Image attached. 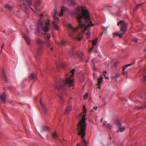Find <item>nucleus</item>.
Wrapping results in <instances>:
<instances>
[{"label": "nucleus", "mask_w": 146, "mask_h": 146, "mask_svg": "<svg viewBox=\"0 0 146 146\" xmlns=\"http://www.w3.org/2000/svg\"><path fill=\"white\" fill-rule=\"evenodd\" d=\"M60 68H63L65 66V65L64 64L60 63L58 64Z\"/></svg>", "instance_id": "nucleus-29"}, {"label": "nucleus", "mask_w": 146, "mask_h": 146, "mask_svg": "<svg viewBox=\"0 0 146 146\" xmlns=\"http://www.w3.org/2000/svg\"><path fill=\"white\" fill-rule=\"evenodd\" d=\"M104 73H107V72L106 71H105Z\"/></svg>", "instance_id": "nucleus-60"}, {"label": "nucleus", "mask_w": 146, "mask_h": 146, "mask_svg": "<svg viewBox=\"0 0 146 146\" xmlns=\"http://www.w3.org/2000/svg\"><path fill=\"white\" fill-rule=\"evenodd\" d=\"M97 39L98 38H96V39L92 41V45L93 46H94L96 44L97 42Z\"/></svg>", "instance_id": "nucleus-26"}, {"label": "nucleus", "mask_w": 146, "mask_h": 146, "mask_svg": "<svg viewBox=\"0 0 146 146\" xmlns=\"http://www.w3.org/2000/svg\"><path fill=\"white\" fill-rule=\"evenodd\" d=\"M3 77H4V79L6 80H7V79L6 78V76L5 74H3Z\"/></svg>", "instance_id": "nucleus-46"}, {"label": "nucleus", "mask_w": 146, "mask_h": 146, "mask_svg": "<svg viewBox=\"0 0 146 146\" xmlns=\"http://www.w3.org/2000/svg\"><path fill=\"white\" fill-rule=\"evenodd\" d=\"M143 3L137 5L135 8L134 9V11H136L137 9L140 6L142 5Z\"/></svg>", "instance_id": "nucleus-28"}, {"label": "nucleus", "mask_w": 146, "mask_h": 146, "mask_svg": "<svg viewBox=\"0 0 146 146\" xmlns=\"http://www.w3.org/2000/svg\"><path fill=\"white\" fill-rule=\"evenodd\" d=\"M75 72V69H73L71 70V71L70 72V73H74Z\"/></svg>", "instance_id": "nucleus-41"}, {"label": "nucleus", "mask_w": 146, "mask_h": 146, "mask_svg": "<svg viewBox=\"0 0 146 146\" xmlns=\"http://www.w3.org/2000/svg\"><path fill=\"white\" fill-rule=\"evenodd\" d=\"M105 75V78H106V79H109V78L108 77H106V74H105L104 75Z\"/></svg>", "instance_id": "nucleus-51"}, {"label": "nucleus", "mask_w": 146, "mask_h": 146, "mask_svg": "<svg viewBox=\"0 0 146 146\" xmlns=\"http://www.w3.org/2000/svg\"><path fill=\"white\" fill-rule=\"evenodd\" d=\"M117 15L118 16H119V15H118V13H117Z\"/></svg>", "instance_id": "nucleus-62"}, {"label": "nucleus", "mask_w": 146, "mask_h": 146, "mask_svg": "<svg viewBox=\"0 0 146 146\" xmlns=\"http://www.w3.org/2000/svg\"><path fill=\"white\" fill-rule=\"evenodd\" d=\"M103 77L102 76H100V78L97 79L98 81L96 84L97 86H101L102 83Z\"/></svg>", "instance_id": "nucleus-11"}, {"label": "nucleus", "mask_w": 146, "mask_h": 146, "mask_svg": "<svg viewBox=\"0 0 146 146\" xmlns=\"http://www.w3.org/2000/svg\"><path fill=\"white\" fill-rule=\"evenodd\" d=\"M143 80L144 82H146V76L144 74L143 75Z\"/></svg>", "instance_id": "nucleus-30"}, {"label": "nucleus", "mask_w": 146, "mask_h": 146, "mask_svg": "<svg viewBox=\"0 0 146 146\" xmlns=\"http://www.w3.org/2000/svg\"><path fill=\"white\" fill-rule=\"evenodd\" d=\"M29 77L30 78L33 79L34 81L36 80V75L34 74H31Z\"/></svg>", "instance_id": "nucleus-16"}, {"label": "nucleus", "mask_w": 146, "mask_h": 146, "mask_svg": "<svg viewBox=\"0 0 146 146\" xmlns=\"http://www.w3.org/2000/svg\"><path fill=\"white\" fill-rule=\"evenodd\" d=\"M52 50H53V47L52 46L50 48Z\"/></svg>", "instance_id": "nucleus-56"}, {"label": "nucleus", "mask_w": 146, "mask_h": 146, "mask_svg": "<svg viewBox=\"0 0 146 146\" xmlns=\"http://www.w3.org/2000/svg\"><path fill=\"white\" fill-rule=\"evenodd\" d=\"M80 144L79 143H78L77 144L76 146H80Z\"/></svg>", "instance_id": "nucleus-54"}, {"label": "nucleus", "mask_w": 146, "mask_h": 146, "mask_svg": "<svg viewBox=\"0 0 146 146\" xmlns=\"http://www.w3.org/2000/svg\"><path fill=\"white\" fill-rule=\"evenodd\" d=\"M107 126L110 129H111V125L110 124H108Z\"/></svg>", "instance_id": "nucleus-37"}, {"label": "nucleus", "mask_w": 146, "mask_h": 146, "mask_svg": "<svg viewBox=\"0 0 146 146\" xmlns=\"http://www.w3.org/2000/svg\"><path fill=\"white\" fill-rule=\"evenodd\" d=\"M143 70L144 72H146V66L143 67Z\"/></svg>", "instance_id": "nucleus-47"}, {"label": "nucleus", "mask_w": 146, "mask_h": 146, "mask_svg": "<svg viewBox=\"0 0 146 146\" xmlns=\"http://www.w3.org/2000/svg\"><path fill=\"white\" fill-rule=\"evenodd\" d=\"M115 123L117 125L118 127L121 125V123L120 121L118 119L116 120L115 121Z\"/></svg>", "instance_id": "nucleus-17"}, {"label": "nucleus", "mask_w": 146, "mask_h": 146, "mask_svg": "<svg viewBox=\"0 0 146 146\" xmlns=\"http://www.w3.org/2000/svg\"><path fill=\"white\" fill-rule=\"evenodd\" d=\"M4 44H3V45H2V46L1 47V49H2L4 47Z\"/></svg>", "instance_id": "nucleus-52"}, {"label": "nucleus", "mask_w": 146, "mask_h": 146, "mask_svg": "<svg viewBox=\"0 0 146 146\" xmlns=\"http://www.w3.org/2000/svg\"><path fill=\"white\" fill-rule=\"evenodd\" d=\"M50 130L49 128L46 126H44L42 127L41 129V131L42 132L44 131H48Z\"/></svg>", "instance_id": "nucleus-14"}, {"label": "nucleus", "mask_w": 146, "mask_h": 146, "mask_svg": "<svg viewBox=\"0 0 146 146\" xmlns=\"http://www.w3.org/2000/svg\"><path fill=\"white\" fill-rule=\"evenodd\" d=\"M52 137L54 139H57L58 135H57L56 133H53L52 134Z\"/></svg>", "instance_id": "nucleus-25"}, {"label": "nucleus", "mask_w": 146, "mask_h": 146, "mask_svg": "<svg viewBox=\"0 0 146 146\" xmlns=\"http://www.w3.org/2000/svg\"><path fill=\"white\" fill-rule=\"evenodd\" d=\"M73 54V53L72 51H70L68 54V56L69 58H70L71 56H72Z\"/></svg>", "instance_id": "nucleus-31"}, {"label": "nucleus", "mask_w": 146, "mask_h": 146, "mask_svg": "<svg viewBox=\"0 0 146 146\" xmlns=\"http://www.w3.org/2000/svg\"><path fill=\"white\" fill-rule=\"evenodd\" d=\"M66 44V42L65 41H61L59 43V45L61 46H64Z\"/></svg>", "instance_id": "nucleus-24"}, {"label": "nucleus", "mask_w": 146, "mask_h": 146, "mask_svg": "<svg viewBox=\"0 0 146 146\" xmlns=\"http://www.w3.org/2000/svg\"><path fill=\"white\" fill-rule=\"evenodd\" d=\"M37 24L38 27L35 31L36 35H40V31L41 29L45 32L49 31V29L48 25H49V22L48 20L42 21L41 19L39 20Z\"/></svg>", "instance_id": "nucleus-4"}, {"label": "nucleus", "mask_w": 146, "mask_h": 146, "mask_svg": "<svg viewBox=\"0 0 146 146\" xmlns=\"http://www.w3.org/2000/svg\"><path fill=\"white\" fill-rule=\"evenodd\" d=\"M86 62H88V61L87 60H86Z\"/></svg>", "instance_id": "nucleus-61"}, {"label": "nucleus", "mask_w": 146, "mask_h": 146, "mask_svg": "<svg viewBox=\"0 0 146 146\" xmlns=\"http://www.w3.org/2000/svg\"><path fill=\"white\" fill-rule=\"evenodd\" d=\"M82 115V113H80L79 115L80 117H81Z\"/></svg>", "instance_id": "nucleus-53"}, {"label": "nucleus", "mask_w": 146, "mask_h": 146, "mask_svg": "<svg viewBox=\"0 0 146 146\" xmlns=\"http://www.w3.org/2000/svg\"><path fill=\"white\" fill-rule=\"evenodd\" d=\"M120 76V75H119V74H116V76H114L113 77V78H117L118 77H119Z\"/></svg>", "instance_id": "nucleus-39"}, {"label": "nucleus", "mask_w": 146, "mask_h": 146, "mask_svg": "<svg viewBox=\"0 0 146 146\" xmlns=\"http://www.w3.org/2000/svg\"><path fill=\"white\" fill-rule=\"evenodd\" d=\"M98 86V88L99 89H100V86Z\"/></svg>", "instance_id": "nucleus-58"}, {"label": "nucleus", "mask_w": 146, "mask_h": 146, "mask_svg": "<svg viewBox=\"0 0 146 146\" xmlns=\"http://www.w3.org/2000/svg\"><path fill=\"white\" fill-rule=\"evenodd\" d=\"M57 14V11L55 10L54 13L53 15V18L54 19H55L56 18V15Z\"/></svg>", "instance_id": "nucleus-27"}, {"label": "nucleus", "mask_w": 146, "mask_h": 146, "mask_svg": "<svg viewBox=\"0 0 146 146\" xmlns=\"http://www.w3.org/2000/svg\"><path fill=\"white\" fill-rule=\"evenodd\" d=\"M74 74H66V80H61V82L58 83L54 88V89L58 90L62 94H65V91L67 89L66 87H70L74 86V80L73 77Z\"/></svg>", "instance_id": "nucleus-3"}, {"label": "nucleus", "mask_w": 146, "mask_h": 146, "mask_svg": "<svg viewBox=\"0 0 146 146\" xmlns=\"http://www.w3.org/2000/svg\"><path fill=\"white\" fill-rule=\"evenodd\" d=\"M1 52H2V49H1Z\"/></svg>", "instance_id": "nucleus-63"}, {"label": "nucleus", "mask_w": 146, "mask_h": 146, "mask_svg": "<svg viewBox=\"0 0 146 146\" xmlns=\"http://www.w3.org/2000/svg\"><path fill=\"white\" fill-rule=\"evenodd\" d=\"M52 25L54 27V28L56 30H58V26L56 24L55 22H53L52 23Z\"/></svg>", "instance_id": "nucleus-23"}, {"label": "nucleus", "mask_w": 146, "mask_h": 146, "mask_svg": "<svg viewBox=\"0 0 146 146\" xmlns=\"http://www.w3.org/2000/svg\"><path fill=\"white\" fill-rule=\"evenodd\" d=\"M119 128V130H118L117 131V132H118L119 131H120V132H122L125 129L124 127L123 126H122L121 125L118 127Z\"/></svg>", "instance_id": "nucleus-18"}, {"label": "nucleus", "mask_w": 146, "mask_h": 146, "mask_svg": "<svg viewBox=\"0 0 146 146\" xmlns=\"http://www.w3.org/2000/svg\"><path fill=\"white\" fill-rule=\"evenodd\" d=\"M135 63V62L134 61L130 64L123 66L122 67V73H126L129 70L132 69L133 68V66Z\"/></svg>", "instance_id": "nucleus-7"}, {"label": "nucleus", "mask_w": 146, "mask_h": 146, "mask_svg": "<svg viewBox=\"0 0 146 146\" xmlns=\"http://www.w3.org/2000/svg\"><path fill=\"white\" fill-rule=\"evenodd\" d=\"M72 110V108L71 106H68L65 110L64 114L66 115H68L71 112Z\"/></svg>", "instance_id": "nucleus-13"}, {"label": "nucleus", "mask_w": 146, "mask_h": 146, "mask_svg": "<svg viewBox=\"0 0 146 146\" xmlns=\"http://www.w3.org/2000/svg\"><path fill=\"white\" fill-rule=\"evenodd\" d=\"M117 25L119 26L120 30L117 33H113V35L117 36L121 38L122 37V35H124L127 31V24L125 21L121 20L117 23Z\"/></svg>", "instance_id": "nucleus-5"}, {"label": "nucleus", "mask_w": 146, "mask_h": 146, "mask_svg": "<svg viewBox=\"0 0 146 146\" xmlns=\"http://www.w3.org/2000/svg\"><path fill=\"white\" fill-rule=\"evenodd\" d=\"M144 106L145 107H146V103H145L144 104Z\"/></svg>", "instance_id": "nucleus-55"}, {"label": "nucleus", "mask_w": 146, "mask_h": 146, "mask_svg": "<svg viewBox=\"0 0 146 146\" xmlns=\"http://www.w3.org/2000/svg\"><path fill=\"white\" fill-rule=\"evenodd\" d=\"M6 98V95L5 92L2 94L0 96V100L1 102L4 103H5Z\"/></svg>", "instance_id": "nucleus-10"}, {"label": "nucleus", "mask_w": 146, "mask_h": 146, "mask_svg": "<svg viewBox=\"0 0 146 146\" xmlns=\"http://www.w3.org/2000/svg\"><path fill=\"white\" fill-rule=\"evenodd\" d=\"M23 36L27 44L29 45H30L31 40L30 39L27 35H23Z\"/></svg>", "instance_id": "nucleus-12"}, {"label": "nucleus", "mask_w": 146, "mask_h": 146, "mask_svg": "<svg viewBox=\"0 0 146 146\" xmlns=\"http://www.w3.org/2000/svg\"><path fill=\"white\" fill-rule=\"evenodd\" d=\"M103 119H101V122H103Z\"/></svg>", "instance_id": "nucleus-59"}, {"label": "nucleus", "mask_w": 146, "mask_h": 146, "mask_svg": "<svg viewBox=\"0 0 146 146\" xmlns=\"http://www.w3.org/2000/svg\"><path fill=\"white\" fill-rule=\"evenodd\" d=\"M65 8L63 6L62 7V8L61 9V12L59 14V16L61 17L63 15V13L64 11L65 10Z\"/></svg>", "instance_id": "nucleus-22"}, {"label": "nucleus", "mask_w": 146, "mask_h": 146, "mask_svg": "<svg viewBox=\"0 0 146 146\" xmlns=\"http://www.w3.org/2000/svg\"><path fill=\"white\" fill-rule=\"evenodd\" d=\"M36 43L39 45H42L43 43L42 41L39 38L36 39Z\"/></svg>", "instance_id": "nucleus-20"}, {"label": "nucleus", "mask_w": 146, "mask_h": 146, "mask_svg": "<svg viewBox=\"0 0 146 146\" xmlns=\"http://www.w3.org/2000/svg\"><path fill=\"white\" fill-rule=\"evenodd\" d=\"M2 71L3 72V73H5V72L4 69L3 68H2Z\"/></svg>", "instance_id": "nucleus-50"}, {"label": "nucleus", "mask_w": 146, "mask_h": 146, "mask_svg": "<svg viewBox=\"0 0 146 146\" xmlns=\"http://www.w3.org/2000/svg\"><path fill=\"white\" fill-rule=\"evenodd\" d=\"M96 75V74H93V76L94 77H95Z\"/></svg>", "instance_id": "nucleus-57"}, {"label": "nucleus", "mask_w": 146, "mask_h": 146, "mask_svg": "<svg viewBox=\"0 0 146 146\" xmlns=\"http://www.w3.org/2000/svg\"><path fill=\"white\" fill-rule=\"evenodd\" d=\"M44 42L47 46L48 47L51 46V45L49 39L50 37V35L47 34H45L44 35Z\"/></svg>", "instance_id": "nucleus-8"}, {"label": "nucleus", "mask_w": 146, "mask_h": 146, "mask_svg": "<svg viewBox=\"0 0 146 146\" xmlns=\"http://www.w3.org/2000/svg\"><path fill=\"white\" fill-rule=\"evenodd\" d=\"M40 104L42 106V109L43 111L44 112H46V108L45 106L42 103L41 101L40 102Z\"/></svg>", "instance_id": "nucleus-21"}, {"label": "nucleus", "mask_w": 146, "mask_h": 146, "mask_svg": "<svg viewBox=\"0 0 146 146\" xmlns=\"http://www.w3.org/2000/svg\"><path fill=\"white\" fill-rule=\"evenodd\" d=\"M83 110L84 112L83 113L84 114L82 116V119L79 120L78 123L77 124L76 130L78 132V135L80 136L82 139V140L81 141L82 145V146H87L88 143L84 138L85 136L86 128L87 126L85 120L86 109V107L84 105L83 106Z\"/></svg>", "instance_id": "nucleus-2"}, {"label": "nucleus", "mask_w": 146, "mask_h": 146, "mask_svg": "<svg viewBox=\"0 0 146 146\" xmlns=\"http://www.w3.org/2000/svg\"><path fill=\"white\" fill-rule=\"evenodd\" d=\"M86 35L88 36V38H89V36H90V32H89V31H88V32L87 33Z\"/></svg>", "instance_id": "nucleus-44"}, {"label": "nucleus", "mask_w": 146, "mask_h": 146, "mask_svg": "<svg viewBox=\"0 0 146 146\" xmlns=\"http://www.w3.org/2000/svg\"><path fill=\"white\" fill-rule=\"evenodd\" d=\"M98 107L97 106L94 107L93 109L91 110V112H93L94 111V110H97Z\"/></svg>", "instance_id": "nucleus-33"}, {"label": "nucleus", "mask_w": 146, "mask_h": 146, "mask_svg": "<svg viewBox=\"0 0 146 146\" xmlns=\"http://www.w3.org/2000/svg\"><path fill=\"white\" fill-rule=\"evenodd\" d=\"M113 7V8L114 9V8L115 7H117L115 6H114V5H113V6H110L109 7V8H108V9H109V10L110 11H111V8L112 7Z\"/></svg>", "instance_id": "nucleus-34"}, {"label": "nucleus", "mask_w": 146, "mask_h": 146, "mask_svg": "<svg viewBox=\"0 0 146 146\" xmlns=\"http://www.w3.org/2000/svg\"><path fill=\"white\" fill-rule=\"evenodd\" d=\"M24 6L25 9H28V6H27L25 3L24 4Z\"/></svg>", "instance_id": "nucleus-38"}, {"label": "nucleus", "mask_w": 146, "mask_h": 146, "mask_svg": "<svg viewBox=\"0 0 146 146\" xmlns=\"http://www.w3.org/2000/svg\"><path fill=\"white\" fill-rule=\"evenodd\" d=\"M94 48L93 46L90 48L89 50V52H92V50Z\"/></svg>", "instance_id": "nucleus-42"}, {"label": "nucleus", "mask_w": 146, "mask_h": 146, "mask_svg": "<svg viewBox=\"0 0 146 146\" xmlns=\"http://www.w3.org/2000/svg\"><path fill=\"white\" fill-rule=\"evenodd\" d=\"M142 108H143L142 107L139 106H135V109L137 110H139Z\"/></svg>", "instance_id": "nucleus-36"}, {"label": "nucleus", "mask_w": 146, "mask_h": 146, "mask_svg": "<svg viewBox=\"0 0 146 146\" xmlns=\"http://www.w3.org/2000/svg\"><path fill=\"white\" fill-rule=\"evenodd\" d=\"M40 18L41 19H42L44 17V16L42 14H41L40 15H39Z\"/></svg>", "instance_id": "nucleus-40"}, {"label": "nucleus", "mask_w": 146, "mask_h": 146, "mask_svg": "<svg viewBox=\"0 0 146 146\" xmlns=\"http://www.w3.org/2000/svg\"><path fill=\"white\" fill-rule=\"evenodd\" d=\"M88 94L87 93H86L85 94L83 98L84 100H86L88 97Z\"/></svg>", "instance_id": "nucleus-32"}, {"label": "nucleus", "mask_w": 146, "mask_h": 146, "mask_svg": "<svg viewBox=\"0 0 146 146\" xmlns=\"http://www.w3.org/2000/svg\"><path fill=\"white\" fill-rule=\"evenodd\" d=\"M133 40L134 42H137V38H134V39H133Z\"/></svg>", "instance_id": "nucleus-48"}, {"label": "nucleus", "mask_w": 146, "mask_h": 146, "mask_svg": "<svg viewBox=\"0 0 146 146\" xmlns=\"http://www.w3.org/2000/svg\"><path fill=\"white\" fill-rule=\"evenodd\" d=\"M74 14L77 20L78 27L75 28L70 24H69L68 33L71 38H76L80 41L82 38V34L87 30L88 27L93 26L94 24L91 21L89 12L83 6L76 8Z\"/></svg>", "instance_id": "nucleus-1"}, {"label": "nucleus", "mask_w": 146, "mask_h": 146, "mask_svg": "<svg viewBox=\"0 0 146 146\" xmlns=\"http://www.w3.org/2000/svg\"><path fill=\"white\" fill-rule=\"evenodd\" d=\"M145 51H146V48L145 50Z\"/></svg>", "instance_id": "nucleus-64"}, {"label": "nucleus", "mask_w": 146, "mask_h": 146, "mask_svg": "<svg viewBox=\"0 0 146 146\" xmlns=\"http://www.w3.org/2000/svg\"><path fill=\"white\" fill-rule=\"evenodd\" d=\"M70 3L72 4L73 5H74L75 4V2L72 0L69 1Z\"/></svg>", "instance_id": "nucleus-35"}, {"label": "nucleus", "mask_w": 146, "mask_h": 146, "mask_svg": "<svg viewBox=\"0 0 146 146\" xmlns=\"http://www.w3.org/2000/svg\"><path fill=\"white\" fill-rule=\"evenodd\" d=\"M4 6L6 8L8 9L9 11L12 10L13 8V6H11L7 4H5L4 5Z\"/></svg>", "instance_id": "nucleus-19"}, {"label": "nucleus", "mask_w": 146, "mask_h": 146, "mask_svg": "<svg viewBox=\"0 0 146 146\" xmlns=\"http://www.w3.org/2000/svg\"><path fill=\"white\" fill-rule=\"evenodd\" d=\"M59 97L60 98V99L61 100V101L62 102H63V100L62 97L60 96H59Z\"/></svg>", "instance_id": "nucleus-45"}, {"label": "nucleus", "mask_w": 146, "mask_h": 146, "mask_svg": "<svg viewBox=\"0 0 146 146\" xmlns=\"http://www.w3.org/2000/svg\"><path fill=\"white\" fill-rule=\"evenodd\" d=\"M107 123V122L106 121H104V122L103 123V124H104L103 126H104V125H106Z\"/></svg>", "instance_id": "nucleus-49"}, {"label": "nucleus", "mask_w": 146, "mask_h": 146, "mask_svg": "<svg viewBox=\"0 0 146 146\" xmlns=\"http://www.w3.org/2000/svg\"><path fill=\"white\" fill-rule=\"evenodd\" d=\"M77 55L80 60L82 61H83L86 57L84 53L82 52H79L77 54Z\"/></svg>", "instance_id": "nucleus-9"}, {"label": "nucleus", "mask_w": 146, "mask_h": 146, "mask_svg": "<svg viewBox=\"0 0 146 146\" xmlns=\"http://www.w3.org/2000/svg\"><path fill=\"white\" fill-rule=\"evenodd\" d=\"M24 1V0H22ZM35 1V3L33 4L32 1L31 0H26L28 6L33 11V8L31 6L33 5L35 9L37 10L36 7L39 6L40 5V0H34Z\"/></svg>", "instance_id": "nucleus-6"}, {"label": "nucleus", "mask_w": 146, "mask_h": 146, "mask_svg": "<svg viewBox=\"0 0 146 146\" xmlns=\"http://www.w3.org/2000/svg\"><path fill=\"white\" fill-rule=\"evenodd\" d=\"M40 54V49H38L35 54V57L37 58Z\"/></svg>", "instance_id": "nucleus-15"}, {"label": "nucleus", "mask_w": 146, "mask_h": 146, "mask_svg": "<svg viewBox=\"0 0 146 146\" xmlns=\"http://www.w3.org/2000/svg\"><path fill=\"white\" fill-rule=\"evenodd\" d=\"M94 48L93 46L90 48L89 50V52H92V50Z\"/></svg>", "instance_id": "nucleus-43"}]
</instances>
